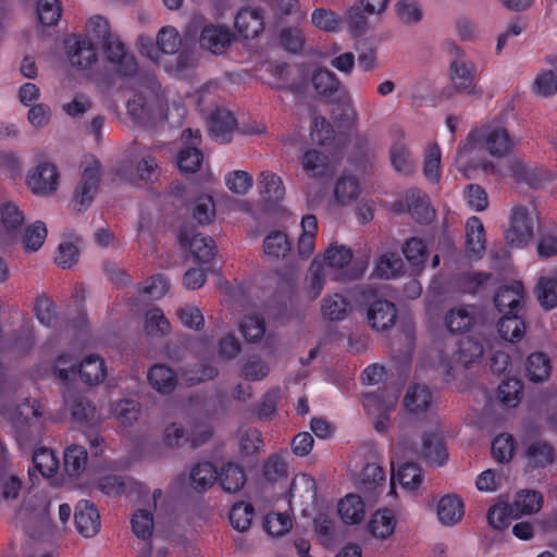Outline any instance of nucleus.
<instances>
[{"label":"nucleus","mask_w":557,"mask_h":557,"mask_svg":"<svg viewBox=\"0 0 557 557\" xmlns=\"http://www.w3.org/2000/svg\"><path fill=\"white\" fill-rule=\"evenodd\" d=\"M292 519L288 513H269L264 518L263 528L272 536H282L292 529Z\"/></svg>","instance_id":"63"},{"label":"nucleus","mask_w":557,"mask_h":557,"mask_svg":"<svg viewBox=\"0 0 557 557\" xmlns=\"http://www.w3.org/2000/svg\"><path fill=\"white\" fill-rule=\"evenodd\" d=\"M407 210L414 221L420 224H428L434 218V209L430 203L428 195L419 188H410L405 194Z\"/></svg>","instance_id":"19"},{"label":"nucleus","mask_w":557,"mask_h":557,"mask_svg":"<svg viewBox=\"0 0 557 557\" xmlns=\"http://www.w3.org/2000/svg\"><path fill=\"white\" fill-rule=\"evenodd\" d=\"M359 183L354 176H341L335 184L334 195L342 205L354 201L359 195Z\"/></svg>","instance_id":"58"},{"label":"nucleus","mask_w":557,"mask_h":557,"mask_svg":"<svg viewBox=\"0 0 557 557\" xmlns=\"http://www.w3.org/2000/svg\"><path fill=\"white\" fill-rule=\"evenodd\" d=\"M76 530L84 537L95 536L101 527L100 515L94 503L82 499L77 503L74 513Z\"/></svg>","instance_id":"14"},{"label":"nucleus","mask_w":557,"mask_h":557,"mask_svg":"<svg viewBox=\"0 0 557 557\" xmlns=\"http://www.w3.org/2000/svg\"><path fill=\"white\" fill-rule=\"evenodd\" d=\"M385 480L383 467L376 463H367L360 473V487L366 492H375L384 485Z\"/></svg>","instance_id":"49"},{"label":"nucleus","mask_w":557,"mask_h":557,"mask_svg":"<svg viewBox=\"0 0 557 557\" xmlns=\"http://www.w3.org/2000/svg\"><path fill=\"white\" fill-rule=\"evenodd\" d=\"M27 185L36 195L53 193L59 185V172L52 163H41L28 174Z\"/></svg>","instance_id":"16"},{"label":"nucleus","mask_w":557,"mask_h":557,"mask_svg":"<svg viewBox=\"0 0 557 557\" xmlns=\"http://www.w3.org/2000/svg\"><path fill=\"white\" fill-rule=\"evenodd\" d=\"M515 146L513 138L503 126L482 125L471 129L460 145L458 154L462 156L476 147L484 148L493 157H506Z\"/></svg>","instance_id":"3"},{"label":"nucleus","mask_w":557,"mask_h":557,"mask_svg":"<svg viewBox=\"0 0 557 557\" xmlns=\"http://www.w3.org/2000/svg\"><path fill=\"white\" fill-rule=\"evenodd\" d=\"M524 300V287L519 281L500 286L494 297V305L500 314L519 313Z\"/></svg>","instance_id":"13"},{"label":"nucleus","mask_w":557,"mask_h":557,"mask_svg":"<svg viewBox=\"0 0 557 557\" xmlns=\"http://www.w3.org/2000/svg\"><path fill=\"white\" fill-rule=\"evenodd\" d=\"M126 108L129 117L138 125L156 126L169 122V106L154 74H145Z\"/></svg>","instance_id":"2"},{"label":"nucleus","mask_w":557,"mask_h":557,"mask_svg":"<svg viewBox=\"0 0 557 557\" xmlns=\"http://www.w3.org/2000/svg\"><path fill=\"white\" fill-rule=\"evenodd\" d=\"M191 487L201 493L208 491L219 479L215 466L210 461L198 462L189 474Z\"/></svg>","instance_id":"29"},{"label":"nucleus","mask_w":557,"mask_h":557,"mask_svg":"<svg viewBox=\"0 0 557 557\" xmlns=\"http://www.w3.org/2000/svg\"><path fill=\"white\" fill-rule=\"evenodd\" d=\"M49 507L50 502L46 494L28 492L23 499L20 511L29 513L35 518H44L48 513Z\"/></svg>","instance_id":"55"},{"label":"nucleus","mask_w":557,"mask_h":557,"mask_svg":"<svg viewBox=\"0 0 557 557\" xmlns=\"http://www.w3.org/2000/svg\"><path fill=\"white\" fill-rule=\"evenodd\" d=\"M537 298L545 309H553L557 306V278L541 277L537 284Z\"/></svg>","instance_id":"64"},{"label":"nucleus","mask_w":557,"mask_h":557,"mask_svg":"<svg viewBox=\"0 0 557 557\" xmlns=\"http://www.w3.org/2000/svg\"><path fill=\"white\" fill-rule=\"evenodd\" d=\"M543 506L542 493L534 490H521L513 499V507L517 513L532 515L537 512Z\"/></svg>","instance_id":"44"},{"label":"nucleus","mask_w":557,"mask_h":557,"mask_svg":"<svg viewBox=\"0 0 557 557\" xmlns=\"http://www.w3.org/2000/svg\"><path fill=\"white\" fill-rule=\"evenodd\" d=\"M396 520L389 509L376 510L368 522L369 533L380 540H385L394 533Z\"/></svg>","instance_id":"32"},{"label":"nucleus","mask_w":557,"mask_h":557,"mask_svg":"<svg viewBox=\"0 0 557 557\" xmlns=\"http://www.w3.org/2000/svg\"><path fill=\"white\" fill-rule=\"evenodd\" d=\"M467 251L480 256L485 250V231L480 218L473 215L466 223Z\"/></svg>","instance_id":"34"},{"label":"nucleus","mask_w":557,"mask_h":557,"mask_svg":"<svg viewBox=\"0 0 557 557\" xmlns=\"http://www.w3.org/2000/svg\"><path fill=\"white\" fill-rule=\"evenodd\" d=\"M522 382L519 379L504 380L497 388V398L507 408H516L520 403Z\"/></svg>","instance_id":"48"},{"label":"nucleus","mask_w":557,"mask_h":557,"mask_svg":"<svg viewBox=\"0 0 557 557\" xmlns=\"http://www.w3.org/2000/svg\"><path fill=\"white\" fill-rule=\"evenodd\" d=\"M397 480L403 487L410 491L417 490L422 482L420 467L414 462H405L397 471Z\"/></svg>","instance_id":"61"},{"label":"nucleus","mask_w":557,"mask_h":557,"mask_svg":"<svg viewBox=\"0 0 557 557\" xmlns=\"http://www.w3.org/2000/svg\"><path fill=\"white\" fill-rule=\"evenodd\" d=\"M218 480L224 492L237 493L246 483V474L239 465L230 461L222 467Z\"/></svg>","instance_id":"31"},{"label":"nucleus","mask_w":557,"mask_h":557,"mask_svg":"<svg viewBox=\"0 0 557 557\" xmlns=\"http://www.w3.org/2000/svg\"><path fill=\"white\" fill-rule=\"evenodd\" d=\"M555 447L547 441L531 442L525 450L527 467L531 470L543 469L555 461Z\"/></svg>","instance_id":"23"},{"label":"nucleus","mask_w":557,"mask_h":557,"mask_svg":"<svg viewBox=\"0 0 557 557\" xmlns=\"http://www.w3.org/2000/svg\"><path fill=\"white\" fill-rule=\"evenodd\" d=\"M441 149L436 143L430 144L424 150L423 175L431 183L441 178Z\"/></svg>","instance_id":"46"},{"label":"nucleus","mask_w":557,"mask_h":557,"mask_svg":"<svg viewBox=\"0 0 557 557\" xmlns=\"http://www.w3.org/2000/svg\"><path fill=\"white\" fill-rule=\"evenodd\" d=\"M432 404V394L429 387L412 385L408 388L404 406L413 413L424 412Z\"/></svg>","instance_id":"39"},{"label":"nucleus","mask_w":557,"mask_h":557,"mask_svg":"<svg viewBox=\"0 0 557 557\" xmlns=\"http://www.w3.org/2000/svg\"><path fill=\"white\" fill-rule=\"evenodd\" d=\"M46 224L37 221L25 228L23 243L26 250L37 251L45 243L47 237Z\"/></svg>","instance_id":"62"},{"label":"nucleus","mask_w":557,"mask_h":557,"mask_svg":"<svg viewBox=\"0 0 557 557\" xmlns=\"http://www.w3.org/2000/svg\"><path fill=\"white\" fill-rule=\"evenodd\" d=\"M33 463L45 478L54 475L59 468V459L52 449L39 447L33 453Z\"/></svg>","instance_id":"47"},{"label":"nucleus","mask_w":557,"mask_h":557,"mask_svg":"<svg viewBox=\"0 0 557 557\" xmlns=\"http://www.w3.org/2000/svg\"><path fill=\"white\" fill-rule=\"evenodd\" d=\"M450 78L457 91H466L468 94H476L474 78L476 69L472 62H466L456 59L450 62Z\"/></svg>","instance_id":"24"},{"label":"nucleus","mask_w":557,"mask_h":557,"mask_svg":"<svg viewBox=\"0 0 557 557\" xmlns=\"http://www.w3.org/2000/svg\"><path fill=\"white\" fill-rule=\"evenodd\" d=\"M367 317L374 330L384 331L395 324L397 310L392 301L380 299L369 306Z\"/></svg>","instance_id":"22"},{"label":"nucleus","mask_w":557,"mask_h":557,"mask_svg":"<svg viewBox=\"0 0 557 557\" xmlns=\"http://www.w3.org/2000/svg\"><path fill=\"white\" fill-rule=\"evenodd\" d=\"M258 185L260 195L265 202L277 203L285 196L282 178L271 171H262L259 174Z\"/></svg>","instance_id":"27"},{"label":"nucleus","mask_w":557,"mask_h":557,"mask_svg":"<svg viewBox=\"0 0 557 557\" xmlns=\"http://www.w3.org/2000/svg\"><path fill=\"white\" fill-rule=\"evenodd\" d=\"M253 506L249 503H236L232 506L228 519L234 529L239 532H245L250 528L253 517Z\"/></svg>","instance_id":"52"},{"label":"nucleus","mask_w":557,"mask_h":557,"mask_svg":"<svg viewBox=\"0 0 557 557\" xmlns=\"http://www.w3.org/2000/svg\"><path fill=\"white\" fill-rule=\"evenodd\" d=\"M512 176L518 181L525 183L531 188H539L545 181V174L542 169L531 168L528 164L516 161L510 166Z\"/></svg>","instance_id":"45"},{"label":"nucleus","mask_w":557,"mask_h":557,"mask_svg":"<svg viewBox=\"0 0 557 557\" xmlns=\"http://www.w3.org/2000/svg\"><path fill=\"white\" fill-rule=\"evenodd\" d=\"M338 513L348 524L359 523L364 516V504L359 495L348 494L338 503Z\"/></svg>","instance_id":"38"},{"label":"nucleus","mask_w":557,"mask_h":557,"mask_svg":"<svg viewBox=\"0 0 557 557\" xmlns=\"http://www.w3.org/2000/svg\"><path fill=\"white\" fill-rule=\"evenodd\" d=\"M497 331L503 339L517 343L524 336L525 323L519 313H504L497 323Z\"/></svg>","instance_id":"30"},{"label":"nucleus","mask_w":557,"mask_h":557,"mask_svg":"<svg viewBox=\"0 0 557 557\" xmlns=\"http://www.w3.org/2000/svg\"><path fill=\"white\" fill-rule=\"evenodd\" d=\"M210 135L220 143L226 144L232 140L236 127L234 114L225 109L216 108L209 117Z\"/></svg>","instance_id":"21"},{"label":"nucleus","mask_w":557,"mask_h":557,"mask_svg":"<svg viewBox=\"0 0 557 557\" xmlns=\"http://www.w3.org/2000/svg\"><path fill=\"white\" fill-rule=\"evenodd\" d=\"M233 39V34L225 26L208 23L201 27L199 46L213 54H222L230 47Z\"/></svg>","instance_id":"12"},{"label":"nucleus","mask_w":557,"mask_h":557,"mask_svg":"<svg viewBox=\"0 0 557 557\" xmlns=\"http://www.w3.org/2000/svg\"><path fill=\"white\" fill-rule=\"evenodd\" d=\"M290 248L287 235L281 231L270 232L263 240L264 253L273 259L285 258Z\"/></svg>","instance_id":"43"},{"label":"nucleus","mask_w":557,"mask_h":557,"mask_svg":"<svg viewBox=\"0 0 557 557\" xmlns=\"http://www.w3.org/2000/svg\"><path fill=\"white\" fill-rule=\"evenodd\" d=\"M184 146L177 153L176 163L183 173H196L202 162L203 153L198 148L201 144V133L199 129L186 128L182 134Z\"/></svg>","instance_id":"7"},{"label":"nucleus","mask_w":557,"mask_h":557,"mask_svg":"<svg viewBox=\"0 0 557 557\" xmlns=\"http://www.w3.org/2000/svg\"><path fill=\"white\" fill-rule=\"evenodd\" d=\"M104 55V81L114 85L117 81L132 79L137 77L139 65L135 55L127 50L121 39L107 44L103 48Z\"/></svg>","instance_id":"5"},{"label":"nucleus","mask_w":557,"mask_h":557,"mask_svg":"<svg viewBox=\"0 0 557 557\" xmlns=\"http://www.w3.org/2000/svg\"><path fill=\"white\" fill-rule=\"evenodd\" d=\"M525 370L530 381L534 383L543 382L550 374V360L543 352H533L527 359Z\"/></svg>","instance_id":"42"},{"label":"nucleus","mask_w":557,"mask_h":557,"mask_svg":"<svg viewBox=\"0 0 557 557\" xmlns=\"http://www.w3.org/2000/svg\"><path fill=\"white\" fill-rule=\"evenodd\" d=\"M389 160L393 169L405 176H410L414 173L416 164L411 158L410 151L407 146L401 141H396L389 149Z\"/></svg>","instance_id":"36"},{"label":"nucleus","mask_w":557,"mask_h":557,"mask_svg":"<svg viewBox=\"0 0 557 557\" xmlns=\"http://www.w3.org/2000/svg\"><path fill=\"white\" fill-rule=\"evenodd\" d=\"M64 407L71 414L72 423L82 430H92L100 423L96 406L86 396L71 392H63Z\"/></svg>","instance_id":"6"},{"label":"nucleus","mask_w":557,"mask_h":557,"mask_svg":"<svg viewBox=\"0 0 557 557\" xmlns=\"http://www.w3.org/2000/svg\"><path fill=\"white\" fill-rule=\"evenodd\" d=\"M483 354L482 346L471 341L470 338L460 339L458 343V348L454 352V361L456 364L446 363L443 361L444 375L445 381H450L454 377V371L457 366H461L465 369H468L471 363L475 361V359L480 358Z\"/></svg>","instance_id":"15"},{"label":"nucleus","mask_w":557,"mask_h":557,"mask_svg":"<svg viewBox=\"0 0 557 557\" xmlns=\"http://www.w3.org/2000/svg\"><path fill=\"white\" fill-rule=\"evenodd\" d=\"M505 237L511 247H523L533 237V220L525 207L519 206L512 209L510 227Z\"/></svg>","instance_id":"10"},{"label":"nucleus","mask_w":557,"mask_h":557,"mask_svg":"<svg viewBox=\"0 0 557 557\" xmlns=\"http://www.w3.org/2000/svg\"><path fill=\"white\" fill-rule=\"evenodd\" d=\"M463 503L455 495L442 497L437 505V517L444 525L456 524L463 516Z\"/></svg>","instance_id":"33"},{"label":"nucleus","mask_w":557,"mask_h":557,"mask_svg":"<svg viewBox=\"0 0 557 557\" xmlns=\"http://www.w3.org/2000/svg\"><path fill=\"white\" fill-rule=\"evenodd\" d=\"M88 454L84 446L72 445L64 451V471L69 476H78L87 465Z\"/></svg>","instance_id":"41"},{"label":"nucleus","mask_w":557,"mask_h":557,"mask_svg":"<svg viewBox=\"0 0 557 557\" xmlns=\"http://www.w3.org/2000/svg\"><path fill=\"white\" fill-rule=\"evenodd\" d=\"M302 168L312 177H323L329 171V158L318 150H308L302 157Z\"/></svg>","instance_id":"50"},{"label":"nucleus","mask_w":557,"mask_h":557,"mask_svg":"<svg viewBox=\"0 0 557 557\" xmlns=\"http://www.w3.org/2000/svg\"><path fill=\"white\" fill-rule=\"evenodd\" d=\"M323 317L330 321H342L351 310L348 299L342 294L329 295L321 307Z\"/></svg>","instance_id":"37"},{"label":"nucleus","mask_w":557,"mask_h":557,"mask_svg":"<svg viewBox=\"0 0 557 557\" xmlns=\"http://www.w3.org/2000/svg\"><path fill=\"white\" fill-rule=\"evenodd\" d=\"M403 265V260L397 253L386 252L377 259L375 274L381 278H392L401 272Z\"/></svg>","instance_id":"56"},{"label":"nucleus","mask_w":557,"mask_h":557,"mask_svg":"<svg viewBox=\"0 0 557 557\" xmlns=\"http://www.w3.org/2000/svg\"><path fill=\"white\" fill-rule=\"evenodd\" d=\"M112 414L121 425H132L140 414V405L133 399H122L113 405Z\"/></svg>","instance_id":"53"},{"label":"nucleus","mask_w":557,"mask_h":557,"mask_svg":"<svg viewBox=\"0 0 557 557\" xmlns=\"http://www.w3.org/2000/svg\"><path fill=\"white\" fill-rule=\"evenodd\" d=\"M71 64L78 69H88L97 61V50L89 38L73 37L66 40Z\"/></svg>","instance_id":"17"},{"label":"nucleus","mask_w":557,"mask_h":557,"mask_svg":"<svg viewBox=\"0 0 557 557\" xmlns=\"http://www.w3.org/2000/svg\"><path fill=\"white\" fill-rule=\"evenodd\" d=\"M181 45L182 38L180 33L172 26H164L158 33L157 47L149 41V48L146 51H144L145 47L141 45V53L158 62L159 52L174 54L178 51Z\"/></svg>","instance_id":"18"},{"label":"nucleus","mask_w":557,"mask_h":557,"mask_svg":"<svg viewBox=\"0 0 557 557\" xmlns=\"http://www.w3.org/2000/svg\"><path fill=\"white\" fill-rule=\"evenodd\" d=\"M101 164L95 161L87 165L83 173L82 180L73 195V208L78 211H85L92 202L100 184Z\"/></svg>","instance_id":"8"},{"label":"nucleus","mask_w":557,"mask_h":557,"mask_svg":"<svg viewBox=\"0 0 557 557\" xmlns=\"http://www.w3.org/2000/svg\"><path fill=\"white\" fill-rule=\"evenodd\" d=\"M14 392L12 382L0 370V414L10 418L18 447L23 451L30 450L41 441L44 434V423L40 420L42 406L36 399H25L14 407Z\"/></svg>","instance_id":"1"},{"label":"nucleus","mask_w":557,"mask_h":557,"mask_svg":"<svg viewBox=\"0 0 557 557\" xmlns=\"http://www.w3.org/2000/svg\"><path fill=\"white\" fill-rule=\"evenodd\" d=\"M314 531L323 546H332L335 542V522L326 513H319L313 520Z\"/></svg>","instance_id":"60"},{"label":"nucleus","mask_w":557,"mask_h":557,"mask_svg":"<svg viewBox=\"0 0 557 557\" xmlns=\"http://www.w3.org/2000/svg\"><path fill=\"white\" fill-rule=\"evenodd\" d=\"M147 377L151 387L160 394H171L177 385L175 372L164 364L152 366Z\"/></svg>","instance_id":"28"},{"label":"nucleus","mask_w":557,"mask_h":557,"mask_svg":"<svg viewBox=\"0 0 557 557\" xmlns=\"http://www.w3.org/2000/svg\"><path fill=\"white\" fill-rule=\"evenodd\" d=\"M0 220L9 234H14L24 223L25 216L17 206L11 201L0 207Z\"/></svg>","instance_id":"57"},{"label":"nucleus","mask_w":557,"mask_h":557,"mask_svg":"<svg viewBox=\"0 0 557 557\" xmlns=\"http://www.w3.org/2000/svg\"><path fill=\"white\" fill-rule=\"evenodd\" d=\"M474 306L463 305L450 309L444 319L445 325L451 334H462L469 331L475 322Z\"/></svg>","instance_id":"26"},{"label":"nucleus","mask_w":557,"mask_h":557,"mask_svg":"<svg viewBox=\"0 0 557 557\" xmlns=\"http://www.w3.org/2000/svg\"><path fill=\"white\" fill-rule=\"evenodd\" d=\"M171 331V323L160 308H151L145 314L144 332L149 337L161 338Z\"/></svg>","instance_id":"35"},{"label":"nucleus","mask_w":557,"mask_h":557,"mask_svg":"<svg viewBox=\"0 0 557 557\" xmlns=\"http://www.w3.org/2000/svg\"><path fill=\"white\" fill-rule=\"evenodd\" d=\"M403 253L412 265H421L426 261L428 247L423 239L411 237L403 246Z\"/></svg>","instance_id":"59"},{"label":"nucleus","mask_w":557,"mask_h":557,"mask_svg":"<svg viewBox=\"0 0 557 557\" xmlns=\"http://www.w3.org/2000/svg\"><path fill=\"white\" fill-rule=\"evenodd\" d=\"M86 26L88 34L95 38L102 48L109 44V41L113 42V40L119 39L117 36L111 33L109 22L100 15L90 17Z\"/></svg>","instance_id":"54"},{"label":"nucleus","mask_w":557,"mask_h":557,"mask_svg":"<svg viewBox=\"0 0 557 557\" xmlns=\"http://www.w3.org/2000/svg\"><path fill=\"white\" fill-rule=\"evenodd\" d=\"M352 250L345 245L331 244L324 253V263L334 270H342L352 260Z\"/></svg>","instance_id":"51"},{"label":"nucleus","mask_w":557,"mask_h":557,"mask_svg":"<svg viewBox=\"0 0 557 557\" xmlns=\"http://www.w3.org/2000/svg\"><path fill=\"white\" fill-rule=\"evenodd\" d=\"M312 85L319 96L329 98L338 91L341 82L332 71L319 67L312 74Z\"/></svg>","instance_id":"40"},{"label":"nucleus","mask_w":557,"mask_h":557,"mask_svg":"<svg viewBox=\"0 0 557 557\" xmlns=\"http://www.w3.org/2000/svg\"><path fill=\"white\" fill-rule=\"evenodd\" d=\"M234 26L243 38H255L263 30V17L257 9H242L235 16Z\"/></svg>","instance_id":"25"},{"label":"nucleus","mask_w":557,"mask_h":557,"mask_svg":"<svg viewBox=\"0 0 557 557\" xmlns=\"http://www.w3.org/2000/svg\"><path fill=\"white\" fill-rule=\"evenodd\" d=\"M53 373L63 383H67L79 374L82 381L87 385H97L106 379L107 369L103 359L98 355L92 354L85 357L77 368L70 355L62 354L57 359Z\"/></svg>","instance_id":"4"},{"label":"nucleus","mask_w":557,"mask_h":557,"mask_svg":"<svg viewBox=\"0 0 557 557\" xmlns=\"http://www.w3.org/2000/svg\"><path fill=\"white\" fill-rule=\"evenodd\" d=\"M178 243L183 248L189 249L195 259L201 263L210 262L216 255L214 240L209 236L197 233L194 227L181 228Z\"/></svg>","instance_id":"9"},{"label":"nucleus","mask_w":557,"mask_h":557,"mask_svg":"<svg viewBox=\"0 0 557 557\" xmlns=\"http://www.w3.org/2000/svg\"><path fill=\"white\" fill-rule=\"evenodd\" d=\"M421 455L431 466H443L447 461L448 453L442 432L433 431L423 434Z\"/></svg>","instance_id":"20"},{"label":"nucleus","mask_w":557,"mask_h":557,"mask_svg":"<svg viewBox=\"0 0 557 557\" xmlns=\"http://www.w3.org/2000/svg\"><path fill=\"white\" fill-rule=\"evenodd\" d=\"M397 401L396 393H387L379 391L376 393H368L363 396L362 405L369 414L377 416L375 429L379 432L385 430L384 422L388 420L389 412L395 408Z\"/></svg>","instance_id":"11"}]
</instances>
